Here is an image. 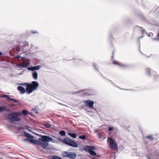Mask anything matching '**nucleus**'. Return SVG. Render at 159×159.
I'll return each instance as SVG.
<instances>
[{
    "label": "nucleus",
    "mask_w": 159,
    "mask_h": 159,
    "mask_svg": "<svg viewBox=\"0 0 159 159\" xmlns=\"http://www.w3.org/2000/svg\"><path fill=\"white\" fill-rule=\"evenodd\" d=\"M2 55V53L0 51V56Z\"/></svg>",
    "instance_id": "nucleus-48"
},
{
    "label": "nucleus",
    "mask_w": 159,
    "mask_h": 159,
    "mask_svg": "<svg viewBox=\"0 0 159 159\" xmlns=\"http://www.w3.org/2000/svg\"><path fill=\"white\" fill-rule=\"evenodd\" d=\"M24 136L28 138H33L34 137L33 136L30 135V134L25 132H24Z\"/></svg>",
    "instance_id": "nucleus-20"
},
{
    "label": "nucleus",
    "mask_w": 159,
    "mask_h": 159,
    "mask_svg": "<svg viewBox=\"0 0 159 159\" xmlns=\"http://www.w3.org/2000/svg\"><path fill=\"white\" fill-rule=\"evenodd\" d=\"M22 113L24 115H27L29 114V112L27 110L24 109L22 111Z\"/></svg>",
    "instance_id": "nucleus-26"
},
{
    "label": "nucleus",
    "mask_w": 159,
    "mask_h": 159,
    "mask_svg": "<svg viewBox=\"0 0 159 159\" xmlns=\"http://www.w3.org/2000/svg\"><path fill=\"white\" fill-rule=\"evenodd\" d=\"M144 31H145V30H142V32L143 33V32H144Z\"/></svg>",
    "instance_id": "nucleus-50"
},
{
    "label": "nucleus",
    "mask_w": 159,
    "mask_h": 159,
    "mask_svg": "<svg viewBox=\"0 0 159 159\" xmlns=\"http://www.w3.org/2000/svg\"><path fill=\"white\" fill-rule=\"evenodd\" d=\"M18 113L14 112L9 113L8 115L9 119L11 121H20L21 119L18 116Z\"/></svg>",
    "instance_id": "nucleus-2"
},
{
    "label": "nucleus",
    "mask_w": 159,
    "mask_h": 159,
    "mask_svg": "<svg viewBox=\"0 0 159 159\" xmlns=\"http://www.w3.org/2000/svg\"><path fill=\"white\" fill-rule=\"evenodd\" d=\"M24 63H22V64H19L16 65V66L18 68H26L28 66V65L27 64H24Z\"/></svg>",
    "instance_id": "nucleus-15"
},
{
    "label": "nucleus",
    "mask_w": 159,
    "mask_h": 159,
    "mask_svg": "<svg viewBox=\"0 0 159 159\" xmlns=\"http://www.w3.org/2000/svg\"><path fill=\"white\" fill-rule=\"evenodd\" d=\"M39 85V84L37 81H33L31 83V87H32L34 90H35L37 89Z\"/></svg>",
    "instance_id": "nucleus-8"
},
{
    "label": "nucleus",
    "mask_w": 159,
    "mask_h": 159,
    "mask_svg": "<svg viewBox=\"0 0 159 159\" xmlns=\"http://www.w3.org/2000/svg\"><path fill=\"white\" fill-rule=\"evenodd\" d=\"M158 39L157 38V39H153V40H158Z\"/></svg>",
    "instance_id": "nucleus-49"
},
{
    "label": "nucleus",
    "mask_w": 159,
    "mask_h": 159,
    "mask_svg": "<svg viewBox=\"0 0 159 159\" xmlns=\"http://www.w3.org/2000/svg\"><path fill=\"white\" fill-rule=\"evenodd\" d=\"M97 157H99L100 156V155H99V154H98V155H97Z\"/></svg>",
    "instance_id": "nucleus-52"
},
{
    "label": "nucleus",
    "mask_w": 159,
    "mask_h": 159,
    "mask_svg": "<svg viewBox=\"0 0 159 159\" xmlns=\"http://www.w3.org/2000/svg\"><path fill=\"white\" fill-rule=\"evenodd\" d=\"M108 130L109 131H110L114 130V128L113 127H109Z\"/></svg>",
    "instance_id": "nucleus-34"
},
{
    "label": "nucleus",
    "mask_w": 159,
    "mask_h": 159,
    "mask_svg": "<svg viewBox=\"0 0 159 159\" xmlns=\"http://www.w3.org/2000/svg\"><path fill=\"white\" fill-rule=\"evenodd\" d=\"M112 59H113L114 58V52H112V56L111 57Z\"/></svg>",
    "instance_id": "nucleus-44"
},
{
    "label": "nucleus",
    "mask_w": 159,
    "mask_h": 159,
    "mask_svg": "<svg viewBox=\"0 0 159 159\" xmlns=\"http://www.w3.org/2000/svg\"><path fill=\"white\" fill-rule=\"evenodd\" d=\"M112 38H113L112 36L111 35L110 36V39L111 40Z\"/></svg>",
    "instance_id": "nucleus-47"
},
{
    "label": "nucleus",
    "mask_w": 159,
    "mask_h": 159,
    "mask_svg": "<svg viewBox=\"0 0 159 159\" xmlns=\"http://www.w3.org/2000/svg\"><path fill=\"white\" fill-rule=\"evenodd\" d=\"M10 109L7 108L6 107H2L0 106V112L3 111H9Z\"/></svg>",
    "instance_id": "nucleus-19"
},
{
    "label": "nucleus",
    "mask_w": 159,
    "mask_h": 159,
    "mask_svg": "<svg viewBox=\"0 0 159 159\" xmlns=\"http://www.w3.org/2000/svg\"><path fill=\"white\" fill-rule=\"evenodd\" d=\"M84 102L86 106L90 108H93V105L94 102L93 101L88 100L87 101H84Z\"/></svg>",
    "instance_id": "nucleus-7"
},
{
    "label": "nucleus",
    "mask_w": 159,
    "mask_h": 159,
    "mask_svg": "<svg viewBox=\"0 0 159 159\" xmlns=\"http://www.w3.org/2000/svg\"><path fill=\"white\" fill-rule=\"evenodd\" d=\"M76 93H80L81 94H80V96H85L86 95H87L85 91L83 90L77 91L76 92Z\"/></svg>",
    "instance_id": "nucleus-17"
},
{
    "label": "nucleus",
    "mask_w": 159,
    "mask_h": 159,
    "mask_svg": "<svg viewBox=\"0 0 159 159\" xmlns=\"http://www.w3.org/2000/svg\"><path fill=\"white\" fill-rule=\"evenodd\" d=\"M44 126L46 128H48L51 127L52 126V125L49 124L47 123L44 125Z\"/></svg>",
    "instance_id": "nucleus-29"
},
{
    "label": "nucleus",
    "mask_w": 159,
    "mask_h": 159,
    "mask_svg": "<svg viewBox=\"0 0 159 159\" xmlns=\"http://www.w3.org/2000/svg\"><path fill=\"white\" fill-rule=\"evenodd\" d=\"M28 42L27 41H25L23 43V48H26L29 46Z\"/></svg>",
    "instance_id": "nucleus-27"
},
{
    "label": "nucleus",
    "mask_w": 159,
    "mask_h": 159,
    "mask_svg": "<svg viewBox=\"0 0 159 159\" xmlns=\"http://www.w3.org/2000/svg\"><path fill=\"white\" fill-rule=\"evenodd\" d=\"M20 58H21V60L23 61L25 58V57H21Z\"/></svg>",
    "instance_id": "nucleus-43"
},
{
    "label": "nucleus",
    "mask_w": 159,
    "mask_h": 159,
    "mask_svg": "<svg viewBox=\"0 0 159 159\" xmlns=\"http://www.w3.org/2000/svg\"><path fill=\"white\" fill-rule=\"evenodd\" d=\"M21 57L19 55H16L15 56V58L16 59H18Z\"/></svg>",
    "instance_id": "nucleus-39"
},
{
    "label": "nucleus",
    "mask_w": 159,
    "mask_h": 159,
    "mask_svg": "<svg viewBox=\"0 0 159 159\" xmlns=\"http://www.w3.org/2000/svg\"><path fill=\"white\" fill-rule=\"evenodd\" d=\"M38 73L36 71H34L32 73V77L35 80H37L38 78Z\"/></svg>",
    "instance_id": "nucleus-18"
},
{
    "label": "nucleus",
    "mask_w": 159,
    "mask_h": 159,
    "mask_svg": "<svg viewBox=\"0 0 159 159\" xmlns=\"http://www.w3.org/2000/svg\"><path fill=\"white\" fill-rule=\"evenodd\" d=\"M30 139H28V138H26L25 139H24L23 140L24 141H28V140H29L30 141Z\"/></svg>",
    "instance_id": "nucleus-41"
},
{
    "label": "nucleus",
    "mask_w": 159,
    "mask_h": 159,
    "mask_svg": "<svg viewBox=\"0 0 159 159\" xmlns=\"http://www.w3.org/2000/svg\"><path fill=\"white\" fill-rule=\"evenodd\" d=\"M146 138L147 139H148L150 140H153V139H154V138H152V136L151 135H149L147 136L146 137Z\"/></svg>",
    "instance_id": "nucleus-28"
},
{
    "label": "nucleus",
    "mask_w": 159,
    "mask_h": 159,
    "mask_svg": "<svg viewBox=\"0 0 159 159\" xmlns=\"http://www.w3.org/2000/svg\"><path fill=\"white\" fill-rule=\"evenodd\" d=\"M51 159H62L60 157L57 156H53Z\"/></svg>",
    "instance_id": "nucleus-30"
},
{
    "label": "nucleus",
    "mask_w": 159,
    "mask_h": 159,
    "mask_svg": "<svg viewBox=\"0 0 159 159\" xmlns=\"http://www.w3.org/2000/svg\"><path fill=\"white\" fill-rule=\"evenodd\" d=\"M112 63L114 64L118 65L119 66L123 67H127L126 65L124 64H120L116 61H113Z\"/></svg>",
    "instance_id": "nucleus-13"
},
{
    "label": "nucleus",
    "mask_w": 159,
    "mask_h": 159,
    "mask_svg": "<svg viewBox=\"0 0 159 159\" xmlns=\"http://www.w3.org/2000/svg\"><path fill=\"white\" fill-rule=\"evenodd\" d=\"M113 84V85H114L116 86L115 84Z\"/></svg>",
    "instance_id": "nucleus-54"
},
{
    "label": "nucleus",
    "mask_w": 159,
    "mask_h": 159,
    "mask_svg": "<svg viewBox=\"0 0 159 159\" xmlns=\"http://www.w3.org/2000/svg\"><path fill=\"white\" fill-rule=\"evenodd\" d=\"M2 97L6 98L7 99V98L8 97H9V96L7 95L4 94L3 96H2Z\"/></svg>",
    "instance_id": "nucleus-35"
},
{
    "label": "nucleus",
    "mask_w": 159,
    "mask_h": 159,
    "mask_svg": "<svg viewBox=\"0 0 159 159\" xmlns=\"http://www.w3.org/2000/svg\"><path fill=\"white\" fill-rule=\"evenodd\" d=\"M59 133L62 136H65L66 135V132L63 130H62L59 131Z\"/></svg>",
    "instance_id": "nucleus-25"
},
{
    "label": "nucleus",
    "mask_w": 159,
    "mask_h": 159,
    "mask_svg": "<svg viewBox=\"0 0 159 159\" xmlns=\"http://www.w3.org/2000/svg\"><path fill=\"white\" fill-rule=\"evenodd\" d=\"M44 138L45 139H46L47 140H45V143H44L43 145V149H45L47 147L48 145V142H49L50 141H51L53 143H55L56 142V141L55 140H54L52 139V138L49 136L44 135Z\"/></svg>",
    "instance_id": "nucleus-4"
},
{
    "label": "nucleus",
    "mask_w": 159,
    "mask_h": 159,
    "mask_svg": "<svg viewBox=\"0 0 159 159\" xmlns=\"http://www.w3.org/2000/svg\"><path fill=\"white\" fill-rule=\"evenodd\" d=\"M70 152H64L63 153V156L64 157H68Z\"/></svg>",
    "instance_id": "nucleus-24"
},
{
    "label": "nucleus",
    "mask_w": 159,
    "mask_h": 159,
    "mask_svg": "<svg viewBox=\"0 0 159 159\" xmlns=\"http://www.w3.org/2000/svg\"><path fill=\"white\" fill-rule=\"evenodd\" d=\"M125 90H126L125 89ZM127 90H128V89H127Z\"/></svg>",
    "instance_id": "nucleus-55"
},
{
    "label": "nucleus",
    "mask_w": 159,
    "mask_h": 159,
    "mask_svg": "<svg viewBox=\"0 0 159 159\" xmlns=\"http://www.w3.org/2000/svg\"><path fill=\"white\" fill-rule=\"evenodd\" d=\"M76 154L73 152H70L68 157L71 159H74L76 157Z\"/></svg>",
    "instance_id": "nucleus-14"
},
{
    "label": "nucleus",
    "mask_w": 159,
    "mask_h": 159,
    "mask_svg": "<svg viewBox=\"0 0 159 159\" xmlns=\"http://www.w3.org/2000/svg\"><path fill=\"white\" fill-rule=\"evenodd\" d=\"M85 150L86 152H88L89 153L91 156H94L96 155V153L93 150H91L90 149H85Z\"/></svg>",
    "instance_id": "nucleus-11"
},
{
    "label": "nucleus",
    "mask_w": 159,
    "mask_h": 159,
    "mask_svg": "<svg viewBox=\"0 0 159 159\" xmlns=\"http://www.w3.org/2000/svg\"><path fill=\"white\" fill-rule=\"evenodd\" d=\"M53 137H54L55 138H56L57 139V140L58 141H59V142H60L61 143L63 142V140L61 138L56 137L55 136H53Z\"/></svg>",
    "instance_id": "nucleus-31"
},
{
    "label": "nucleus",
    "mask_w": 159,
    "mask_h": 159,
    "mask_svg": "<svg viewBox=\"0 0 159 159\" xmlns=\"http://www.w3.org/2000/svg\"><path fill=\"white\" fill-rule=\"evenodd\" d=\"M35 140L34 139H30V141L32 143H35Z\"/></svg>",
    "instance_id": "nucleus-38"
},
{
    "label": "nucleus",
    "mask_w": 159,
    "mask_h": 159,
    "mask_svg": "<svg viewBox=\"0 0 159 159\" xmlns=\"http://www.w3.org/2000/svg\"><path fill=\"white\" fill-rule=\"evenodd\" d=\"M146 74H147L149 76H151V74L153 75L154 80H156L158 77V75L157 73L153 71H151L150 69L149 68H146Z\"/></svg>",
    "instance_id": "nucleus-6"
},
{
    "label": "nucleus",
    "mask_w": 159,
    "mask_h": 159,
    "mask_svg": "<svg viewBox=\"0 0 159 159\" xmlns=\"http://www.w3.org/2000/svg\"><path fill=\"white\" fill-rule=\"evenodd\" d=\"M47 140L44 138V135H43L41 137L39 138L37 140H35V143L38 145H41V147L43 148V144L45 143V141Z\"/></svg>",
    "instance_id": "nucleus-5"
},
{
    "label": "nucleus",
    "mask_w": 159,
    "mask_h": 159,
    "mask_svg": "<svg viewBox=\"0 0 159 159\" xmlns=\"http://www.w3.org/2000/svg\"><path fill=\"white\" fill-rule=\"evenodd\" d=\"M25 85L27 86V87H31V83H25Z\"/></svg>",
    "instance_id": "nucleus-33"
},
{
    "label": "nucleus",
    "mask_w": 159,
    "mask_h": 159,
    "mask_svg": "<svg viewBox=\"0 0 159 159\" xmlns=\"http://www.w3.org/2000/svg\"><path fill=\"white\" fill-rule=\"evenodd\" d=\"M26 93L28 94L31 93L34 90L31 87H27L25 89Z\"/></svg>",
    "instance_id": "nucleus-9"
},
{
    "label": "nucleus",
    "mask_w": 159,
    "mask_h": 159,
    "mask_svg": "<svg viewBox=\"0 0 159 159\" xmlns=\"http://www.w3.org/2000/svg\"><path fill=\"white\" fill-rule=\"evenodd\" d=\"M63 143L67 145L73 147L77 148L78 146V144L77 143L68 138H64Z\"/></svg>",
    "instance_id": "nucleus-1"
},
{
    "label": "nucleus",
    "mask_w": 159,
    "mask_h": 159,
    "mask_svg": "<svg viewBox=\"0 0 159 159\" xmlns=\"http://www.w3.org/2000/svg\"><path fill=\"white\" fill-rule=\"evenodd\" d=\"M77 62H78V61H80L82 63H84V61H82L80 60H77L76 61Z\"/></svg>",
    "instance_id": "nucleus-42"
},
{
    "label": "nucleus",
    "mask_w": 159,
    "mask_h": 159,
    "mask_svg": "<svg viewBox=\"0 0 159 159\" xmlns=\"http://www.w3.org/2000/svg\"><path fill=\"white\" fill-rule=\"evenodd\" d=\"M7 99H8L10 101H12L15 103L19 102L18 100L15 99L14 98H10L9 97H8L7 98Z\"/></svg>",
    "instance_id": "nucleus-23"
},
{
    "label": "nucleus",
    "mask_w": 159,
    "mask_h": 159,
    "mask_svg": "<svg viewBox=\"0 0 159 159\" xmlns=\"http://www.w3.org/2000/svg\"><path fill=\"white\" fill-rule=\"evenodd\" d=\"M96 147L95 146H87L85 148V149H90L91 150H94L96 149Z\"/></svg>",
    "instance_id": "nucleus-22"
},
{
    "label": "nucleus",
    "mask_w": 159,
    "mask_h": 159,
    "mask_svg": "<svg viewBox=\"0 0 159 159\" xmlns=\"http://www.w3.org/2000/svg\"><path fill=\"white\" fill-rule=\"evenodd\" d=\"M140 52H141V53L142 54H143L142 53V52H141V51H140Z\"/></svg>",
    "instance_id": "nucleus-53"
},
{
    "label": "nucleus",
    "mask_w": 159,
    "mask_h": 159,
    "mask_svg": "<svg viewBox=\"0 0 159 159\" xmlns=\"http://www.w3.org/2000/svg\"><path fill=\"white\" fill-rule=\"evenodd\" d=\"M109 146L112 149L117 150L118 149L117 145L115 143V140L111 137L108 138Z\"/></svg>",
    "instance_id": "nucleus-3"
},
{
    "label": "nucleus",
    "mask_w": 159,
    "mask_h": 159,
    "mask_svg": "<svg viewBox=\"0 0 159 159\" xmlns=\"http://www.w3.org/2000/svg\"><path fill=\"white\" fill-rule=\"evenodd\" d=\"M93 66H94V68L95 69V70H96L98 72H99V73L100 74V75H101V76H102L103 78H105V79H107V80H108V81H110L111 83H112V81L111 80H109V79H107L105 77H104V76H103L102 75V74H101L100 72L99 71V70H98V69L96 67V65L95 64H94Z\"/></svg>",
    "instance_id": "nucleus-16"
},
{
    "label": "nucleus",
    "mask_w": 159,
    "mask_h": 159,
    "mask_svg": "<svg viewBox=\"0 0 159 159\" xmlns=\"http://www.w3.org/2000/svg\"><path fill=\"white\" fill-rule=\"evenodd\" d=\"M40 68V66L39 65L36 66L30 67H28V69L31 71H34L35 70H38Z\"/></svg>",
    "instance_id": "nucleus-10"
},
{
    "label": "nucleus",
    "mask_w": 159,
    "mask_h": 159,
    "mask_svg": "<svg viewBox=\"0 0 159 159\" xmlns=\"http://www.w3.org/2000/svg\"><path fill=\"white\" fill-rule=\"evenodd\" d=\"M68 135L70 136L72 138H75L76 137V134L75 133H72L71 132H69L68 133Z\"/></svg>",
    "instance_id": "nucleus-21"
},
{
    "label": "nucleus",
    "mask_w": 159,
    "mask_h": 159,
    "mask_svg": "<svg viewBox=\"0 0 159 159\" xmlns=\"http://www.w3.org/2000/svg\"><path fill=\"white\" fill-rule=\"evenodd\" d=\"M142 37H143V36H141L139 37V39H138L139 44V48H140V42L139 38H141Z\"/></svg>",
    "instance_id": "nucleus-37"
},
{
    "label": "nucleus",
    "mask_w": 159,
    "mask_h": 159,
    "mask_svg": "<svg viewBox=\"0 0 159 159\" xmlns=\"http://www.w3.org/2000/svg\"><path fill=\"white\" fill-rule=\"evenodd\" d=\"M17 89L20 92L21 94H23L25 92V89L24 87L22 86H18Z\"/></svg>",
    "instance_id": "nucleus-12"
},
{
    "label": "nucleus",
    "mask_w": 159,
    "mask_h": 159,
    "mask_svg": "<svg viewBox=\"0 0 159 159\" xmlns=\"http://www.w3.org/2000/svg\"><path fill=\"white\" fill-rule=\"evenodd\" d=\"M31 33L33 34H34L36 33H38V32L36 31L32 30L31 31Z\"/></svg>",
    "instance_id": "nucleus-36"
},
{
    "label": "nucleus",
    "mask_w": 159,
    "mask_h": 159,
    "mask_svg": "<svg viewBox=\"0 0 159 159\" xmlns=\"http://www.w3.org/2000/svg\"><path fill=\"white\" fill-rule=\"evenodd\" d=\"M34 110L35 111V113L36 114H37L38 113V112L36 110Z\"/></svg>",
    "instance_id": "nucleus-46"
},
{
    "label": "nucleus",
    "mask_w": 159,
    "mask_h": 159,
    "mask_svg": "<svg viewBox=\"0 0 159 159\" xmlns=\"http://www.w3.org/2000/svg\"><path fill=\"white\" fill-rule=\"evenodd\" d=\"M20 85H21L24 86L25 85V83H21L20 84Z\"/></svg>",
    "instance_id": "nucleus-45"
},
{
    "label": "nucleus",
    "mask_w": 159,
    "mask_h": 159,
    "mask_svg": "<svg viewBox=\"0 0 159 159\" xmlns=\"http://www.w3.org/2000/svg\"><path fill=\"white\" fill-rule=\"evenodd\" d=\"M148 36H151L153 35V34L152 33H150L149 34H147Z\"/></svg>",
    "instance_id": "nucleus-40"
},
{
    "label": "nucleus",
    "mask_w": 159,
    "mask_h": 159,
    "mask_svg": "<svg viewBox=\"0 0 159 159\" xmlns=\"http://www.w3.org/2000/svg\"><path fill=\"white\" fill-rule=\"evenodd\" d=\"M157 37H159V33L157 34Z\"/></svg>",
    "instance_id": "nucleus-51"
},
{
    "label": "nucleus",
    "mask_w": 159,
    "mask_h": 159,
    "mask_svg": "<svg viewBox=\"0 0 159 159\" xmlns=\"http://www.w3.org/2000/svg\"><path fill=\"white\" fill-rule=\"evenodd\" d=\"M79 138L82 139H85L86 138V136L85 135H81L79 136Z\"/></svg>",
    "instance_id": "nucleus-32"
}]
</instances>
